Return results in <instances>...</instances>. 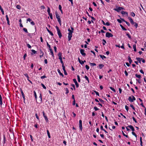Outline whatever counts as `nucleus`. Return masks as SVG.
I'll return each instance as SVG.
<instances>
[{
    "mask_svg": "<svg viewBox=\"0 0 146 146\" xmlns=\"http://www.w3.org/2000/svg\"><path fill=\"white\" fill-rule=\"evenodd\" d=\"M27 56V54L26 53L24 55V56H23V58L24 60H25V58H26V56Z\"/></svg>",
    "mask_w": 146,
    "mask_h": 146,
    "instance_id": "49",
    "label": "nucleus"
},
{
    "mask_svg": "<svg viewBox=\"0 0 146 146\" xmlns=\"http://www.w3.org/2000/svg\"><path fill=\"white\" fill-rule=\"evenodd\" d=\"M23 30L24 31H25L26 33H28V32L27 31V29L26 28H23Z\"/></svg>",
    "mask_w": 146,
    "mask_h": 146,
    "instance_id": "37",
    "label": "nucleus"
},
{
    "mask_svg": "<svg viewBox=\"0 0 146 146\" xmlns=\"http://www.w3.org/2000/svg\"><path fill=\"white\" fill-rule=\"evenodd\" d=\"M125 23H126V24H127V25L128 26H130V24L128 22H127V21H125Z\"/></svg>",
    "mask_w": 146,
    "mask_h": 146,
    "instance_id": "61",
    "label": "nucleus"
},
{
    "mask_svg": "<svg viewBox=\"0 0 146 146\" xmlns=\"http://www.w3.org/2000/svg\"><path fill=\"white\" fill-rule=\"evenodd\" d=\"M142 59H143V58H140L138 57H137L136 58V59L140 63H141V61Z\"/></svg>",
    "mask_w": 146,
    "mask_h": 146,
    "instance_id": "15",
    "label": "nucleus"
},
{
    "mask_svg": "<svg viewBox=\"0 0 146 146\" xmlns=\"http://www.w3.org/2000/svg\"><path fill=\"white\" fill-rule=\"evenodd\" d=\"M35 115L36 116V118H37V119L38 120H39V118L38 117V116L37 113H36L35 114Z\"/></svg>",
    "mask_w": 146,
    "mask_h": 146,
    "instance_id": "45",
    "label": "nucleus"
},
{
    "mask_svg": "<svg viewBox=\"0 0 146 146\" xmlns=\"http://www.w3.org/2000/svg\"><path fill=\"white\" fill-rule=\"evenodd\" d=\"M46 45L49 48V49L50 48V46L48 44L47 42H46Z\"/></svg>",
    "mask_w": 146,
    "mask_h": 146,
    "instance_id": "51",
    "label": "nucleus"
},
{
    "mask_svg": "<svg viewBox=\"0 0 146 146\" xmlns=\"http://www.w3.org/2000/svg\"><path fill=\"white\" fill-rule=\"evenodd\" d=\"M24 75L27 78V79H29V77L27 74H24Z\"/></svg>",
    "mask_w": 146,
    "mask_h": 146,
    "instance_id": "47",
    "label": "nucleus"
},
{
    "mask_svg": "<svg viewBox=\"0 0 146 146\" xmlns=\"http://www.w3.org/2000/svg\"><path fill=\"white\" fill-rule=\"evenodd\" d=\"M21 92V96H22V97H23V100H24V102L25 103V94H24V93H23V92Z\"/></svg>",
    "mask_w": 146,
    "mask_h": 146,
    "instance_id": "11",
    "label": "nucleus"
},
{
    "mask_svg": "<svg viewBox=\"0 0 146 146\" xmlns=\"http://www.w3.org/2000/svg\"><path fill=\"white\" fill-rule=\"evenodd\" d=\"M47 11L48 12V14L51 13H50V8L49 7H47Z\"/></svg>",
    "mask_w": 146,
    "mask_h": 146,
    "instance_id": "26",
    "label": "nucleus"
},
{
    "mask_svg": "<svg viewBox=\"0 0 146 146\" xmlns=\"http://www.w3.org/2000/svg\"><path fill=\"white\" fill-rule=\"evenodd\" d=\"M113 35L109 32H107L106 35V37L108 38H110L113 36Z\"/></svg>",
    "mask_w": 146,
    "mask_h": 146,
    "instance_id": "5",
    "label": "nucleus"
},
{
    "mask_svg": "<svg viewBox=\"0 0 146 146\" xmlns=\"http://www.w3.org/2000/svg\"><path fill=\"white\" fill-rule=\"evenodd\" d=\"M135 76L136 77H137L139 78H140L141 77V75H138L137 74H135Z\"/></svg>",
    "mask_w": 146,
    "mask_h": 146,
    "instance_id": "29",
    "label": "nucleus"
},
{
    "mask_svg": "<svg viewBox=\"0 0 146 146\" xmlns=\"http://www.w3.org/2000/svg\"><path fill=\"white\" fill-rule=\"evenodd\" d=\"M16 8L19 9H20L21 8V7L19 5H17L16 7Z\"/></svg>",
    "mask_w": 146,
    "mask_h": 146,
    "instance_id": "38",
    "label": "nucleus"
},
{
    "mask_svg": "<svg viewBox=\"0 0 146 146\" xmlns=\"http://www.w3.org/2000/svg\"><path fill=\"white\" fill-rule=\"evenodd\" d=\"M72 34H68V40L69 41H70L71 39V38L72 37Z\"/></svg>",
    "mask_w": 146,
    "mask_h": 146,
    "instance_id": "12",
    "label": "nucleus"
},
{
    "mask_svg": "<svg viewBox=\"0 0 146 146\" xmlns=\"http://www.w3.org/2000/svg\"><path fill=\"white\" fill-rule=\"evenodd\" d=\"M42 113L44 117H45H45L47 116L45 114V112L44 111H43Z\"/></svg>",
    "mask_w": 146,
    "mask_h": 146,
    "instance_id": "50",
    "label": "nucleus"
},
{
    "mask_svg": "<svg viewBox=\"0 0 146 146\" xmlns=\"http://www.w3.org/2000/svg\"><path fill=\"white\" fill-rule=\"evenodd\" d=\"M62 53L61 52H59L58 54V56L59 57L58 58L60 60V62L62 64V65H64V64L62 60Z\"/></svg>",
    "mask_w": 146,
    "mask_h": 146,
    "instance_id": "1",
    "label": "nucleus"
},
{
    "mask_svg": "<svg viewBox=\"0 0 146 146\" xmlns=\"http://www.w3.org/2000/svg\"><path fill=\"white\" fill-rule=\"evenodd\" d=\"M56 17V19L60 18V16L57 13L56 11L55 12Z\"/></svg>",
    "mask_w": 146,
    "mask_h": 146,
    "instance_id": "18",
    "label": "nucleus"
},
{
    "mask_svg": "<svg viewBox=\"0 0 146 146\" xmlns=\"http://www.w3.org/2000/svg\"><path fill=\"white\" fill-rule=\"evenodd\" d=\"M85 67L87 70H88L90 68L89 66L87 65L85 66Z\"/></svg>",
    "mask_w": 146,
    "mask_h": 146,
    "instance_id": "52",
    "label": "nucleus"
},
{
    "mask_svg": "<svg viewBox=\"0 0 146 146\" xmlns=\"http://www.w3.org/2000/svg\"><path fill=\"white\" fill-rule=\"evenodd\" d=\"M125 109L127 111H128V110H129V108L127 106H125Z\"/></svg>",
    "mask_w": 146,
    "mask_h": 146,
    "instance_id": "53",
    "label": "nucleus"
},
{
    "mask_svg": "<svg viewBox=\"0 0 146 146\" xmlns=\"http://www.w3.org/2000/svg\"><path fill=\"white\" fill-rule=\"evenodd\" d=\"M79 129L81 131L82 130V121L81 120L79 121Z\"/></svg>",
    "mask_w": 146,
    "mask_h": 146,
    "instance_id": "6",
    "label": "nucleus"
},
{
    "mask_svg": "<svg viewBox=\"0 0 146 146\" xmlns=\"http://www.w3.org/2000/svg\"><path fill=\"white\" fill-rule=\"evenodd\" d=\"M3 144H5L6 143V139L5 135L4 134L3 135Z\"/></svg>",
    "mask_w": 146,
    "mask_h": 146,
    "instance_id": "10",
    "label": "nucleus"
},
{
    "mask_svg": "<svg viewBox=\"0 0 146 146\" xmlns=\"http://www.w3.org/2000/svg\"><path fill=\"white\" fill-rule=\"evenodd\" d=\"M133 48L134 49V51H135V52L137 50H136V44H133Z\"/></svg>",
    "mask_w": 146,
    "mask_h": 146,
    "instance_id": "23",
    "label": "nucleus"
},
{
    "mask_svg": "<svg viewBox=\"0 0 146 146\" xmlns=\"http://www.w3.org/2000/svg\"><path fill=\"white\" fill-rule=\"evenodd\" d=\"M117 21L120 23H121L122 22L121 20L119 19H117Z\"/></svg>",
    "mask_w": 146,
    "mask_h": 146,
    "instance_id": "63",
    "label": "nucleus"
},
{
    "mask_svg": "<svg viewBox=\"0 0 146 146\" xmlns=\"http://www.w3.org/2000/svg\"><path fill=\"white\" fill-rule=\"evenodd\" d=\"M76 104V101L75 100H73V102L72 103V105L73 106L75 105Z\"/></svg>",
    "mask_w": 146,
    "mask_h": 146,
    "instance_id": "62",
    "label": "nucleus"
},
{
    "mask_svg": "<svg viewBox=\"0 0 146 146\" xmlns=\"http://www.w3.org/2000/svg\"><path fill=\"white\" fill-rule=\"evenodd\" d=\"M130 106L135 111H136L135 110V108L133 106L132 104H130Z\"/></svg>",
    "mask_w": 146,
    "mask_h": 146,
    "instance_id": "31",
    "label": "nucleus"
},
{
    "mask_svg": "<svg viewBox=\"0 0 146 146\" xmlns=\"http://www.w3.org/2000/svg\"><path fill=\"white\" fill-rule=\"evenodd\" d=\"M52 36H53L54 35L53 33L51 31H50V32H48Z\"/></svg>",
    "mask_w": 146,
    "mask_h": 146,
    "instance_id": "64",
    "label": "nucleus"
},
{
    "mask_svg": "<svg viewBox=\"0 0 146 146\" xmlns=\"http://www.w3.org/2000/svg\"><path fill=\"white\" fill-rule=\"evenodd\" d=\"M50 16V18L52 19H53V16H52V13H50V14H48Z\"/></svg>",
    "mask_w": 146,
    "mask_h": 146,
    "instance_id": "39",
    "label": "nucleus"
},
{
    "mask_svg": "<svg viewBox=\"0 0 146 146\" xmlns=\"http://www.w3.org/2000/svg\"><path fill=\"white\" fill-rule=\"evenodd\" d=\"M126 35L129 38H130V39L131 38V35L129 34V33L126 34Z\"/></svg>",
    "mask_w": 146,
    "mask_h": 146,
    "instance_id": "44",
    "label": "nucleus"
},
{
    "mask_svg": "<svg viewBox=\"0 0 146 146\" xmlns=\"http://www.w3.org/2000/svg\"><path fill=\"white\" fill-rule=\"evenodd\" d=\"M128 127H129L131 129L132 131H135V129L131 125H129L128 126Z\"/></svg>",
    "mask_w": 146,
    "mask_h": 146,
    "instance_id": "13",
    "label": "nucleus"
},
{
    "mask_svg": "<svg viewBox=\"0 0 146 146\" xmlns=\"http://www.w3.org/2000/svg\"><path fill=\"white\" fill-rule=\"evenodd\" d=\"M54 51L56 52L57 51V48L56 46H54Z\"/></svg>",
    "mask_w": 146,
    "mask_h": 146,
    "instance_id": "57",
    "label": "nucleus"
},
{
    "mask_svg": "<svg viewBox=\"0 0 146 146\" xmlns=\"http://www.w3.org/2000/svg\"><path fill=\"white\" fill-rule=\"evenodd\" d=\"M128 59L129 61V62L130 64H131V62H132V60H131V57L130 56H128Z\"/></svg>",
    "mask_w": 146,
    "mask_h": 146,
    "instance_id": "17",
    "label": "nucleus"
},
{
    "mask_svg": "<svg viewBox=\"0 0 146 146\" xmlns=\"http://www.w3.org/2000/svg\"><path fill=\"white\" fill-rule=\"evenodd\" d=\"M99 56H100V57L103 60V58H106V57L104 55H100Z\"/></svg>",
    "mask_w": 146,
    "mask_h": 146,
    "instance_id": "28",
    "label": "nucleus"
},
{
    "mask_svg": "<svg viewBox=\"0 0 146 146\" xmlns=\"http://www.w3.org/2000/svg\"><path fill=\"white\" fill-rule=\"evenodd\" d=\"M84 78H85L86 80L88 81V83H89V79L88 77L86 76H85L84 77Z\"/></svg>",
    "mask_w": 146,
    "mask_h": 146,
    "instance_id": "32",
    "label": "nucleus"
},
{
    "mask_svg": "<svg viewBox=\"0 0 146 146\" xmlns=\"http://www.w3.org/2000/svg\"><path fill=\"white\" fill-rule=\"evenodd\" d=\"M49 49L50 51L51 55L52 56L54 57V54L52 49L51 48Z\"/></svg>",
    "mask_w": 146,
    "mask_h": 146,
    "instance_id": "19",
    "label": "nucleus"
},
{
    "mask_svg": "<svg viewBox=\"0 0 146 146\" xmlns=\"http://www.w3.org/2000/svg\"><path fill=\"white\" fill-rule=\"evenodd\" d=\"M56 29L57 31L58 34L59 36V38H61L62 35L60 31V29H59L58 27L57 26H56Z\"/></svg>",
    "mask_w": 146,
    "mask_h": 146,
    "instance_id": "2",
    "label": "nucleus"
},
{
    "mask_svg": "<svg viewBox=\"0 0 146 146\" xmlns=\"http://www.w3.org/2000/svg\"><path fill=\"white\" fill-rule=\"evenodd\" d=\"M99 100L102 102V103L104 104V101L102 99H100V98H98Z\"/></svg>",
    "mask_w": 146,
    "mask_h": 146,
    "instance_id": "34",
    "label": "nucleus"
},
{
    "mask_svg": "<svg viewBox=\"0 0 146 146\" xmlns=\"http://www.w3.org/2000/svg\"><path fill=\"white\" fill-rule=\"evenodd\" d=\"M123 9H124V8L121 7H116V9H114V10L118 12H119L121 10Z\"/></svg>",
    "mask_w": 146,
    "mask_h": 146,
    "instance_id": "3",
    "label": "nucleus"
},
{
    "mask_svg": "<svg viewBox=\"0 0 146 146\" xmlns=\"http://www.w3.org/2000/svg\"><path fill=\"white\" fill-rule=\"evenodd\" d=\"M40 54H41L40 55V58H41L44 55V52L41 49H40Z\"/></svg>",
    "mask_w": 146,
    "mask_h": 146,
    "instance_id": "8",
    "label": "nucleus"
},
{
    "mask_svg": "<svg viewBox=\"0 0 146 146\" xmlns=\"http://www.w3.org/2000/svg\"><path fill=\"white\" fill-rule=\"evenodd\" d=\"M38 125L37 123H36V124H35L34 125V126L35 128H38Z\"/></svg>",
    "mask_w": 146,
    "mask_h": 146,
    "instance_id": "60",
    "label": "nucleus"
},
{
    "mask_svg": "<svg viewBox=\"0 0 146 146\" xmlns=\"http://www.w3.org/2000/svg\"><path fill=\"white\" fill-rule=\"evenodd\" d=\"M73 81L75 83V84L76 86V87L77 88L79 86V84H78V83H77L76 79H73Z\"/></svg>",
    "mask_w": 146,
    "mask_h": 146,
    "instance_id": "9",
    "label": "nucleus"
},
{
    "mask_svg": "<svg viewBox=\"0 0 146 146\" xmlns=\"http://www.w3.org/2000/svg\"><path fill=\"white\" fill-rule=\"evenodd\" d=\"M102 41H103V44L104 45L105 44V43H106V40L104 39H103Z\"/></svg>",
    "mask_w": 146,
    "mask_h": 146,
    "instance_id": "36",
    "label": "nucleus"
},
{
    "mask_svg": "<svg viewBox=\"0 0 146 146\" xmlns=\"http://www.w3.org/2000/svg\"><path fill=\"white\" fill-rule=\"evenodd\" d=\"M44 118L46 122V123H48L49 121V120H48V119L47 118V116H46V117L45 116V117H44Z\"/></svg>",
    "mask_w": 146,
    "mask_h": 146,
    "instance_id": "25",
    "label": "nucleus"
},
{
    "mask_svg": "<svg viewBox=\"0 0 146 146\" xmlns=\"http://www.w3.org/2000/svg\"><path fill=\"white\" fill-rule=\"evenodd\" d=\"M132 119H133V120L135 121V122L136 123H137V121H136L135 118L133 117H132Z\"/></svg>",
    "mask_w": 146,
    "mask_h": 146,
    "instance_id": "40",
    "label": "nucleus"
},
{
    "mask_svg": "<svg viewBox=\"0 0 146 146\" xmlns=\"http://www.w3.org/2000/svg\"><path fill=\"white\" fill-rule=\"evenodd\" d=\"M104 66V65L102 64H100L99 65V67L100 69H102Z\"/></svg>",
    "mask_w": 146,
    "mask_h": 146,
    "instance_id": "21",
    "label": "nucleus"
},
{
    "mask_svg": "<svg viewBox=\"0 0 146 146\" xmlns=\"http://www.w3.org/2000/svg\"><path fill=\"white\" fill-rule=\"evenodd\" d=\"M57 19L58 20V23H59L60 25H61V21L60 18Z\"/></svg>",
    "mask_w": 146,
    "mask_h": 146,
    "instance_id": "27",
    "label": "nucleus"
},
{
    "mask_svg": "<svg viewBox=\"0 0 146 146\" xmlns=\"http://www.w3.org/2000/svg\"><path fill=\"white\" fill-rule=\"evenodd\" d=\"M57 71L60 75L62 76V77H64V75H63L62 73L61 72L60 70L59 69H58Z\"/></svg>",
    "mask_w": 146,
    "mask_h": 146,
    "instance_id": "16",
    "label": "nucleus"
},
{
    "mask_svg": "<svg viewBox=\"0 0 146 146\" xmlns=\"http://www.w3.org/2000/svg\"><path fill=\"white\" fill-rule=\"evenodd\" d=\"M130 23H131V24L133 25H134V23H135V22H134L132 19H131V20H130Z\"/></svg>",
    "mask_w": 146,
    "mask_h": 146,
    "instance_id": "30",
    "label": "nucleus"
},
{
    "mask_svg": "<svg viewBox=\"0 0 146 146\" xmlns=\"http://www.w3.org/2000/svg\"><path fill=\"white\" fill-rule=\"evenodd\" d=\"M131 15L133 17H134L135 15V14L133 12H131Z\"/></svg>",
    "mask_w": 146,
    "mask_h": 146,
    "instance_id": "43",
    "label": "nucleus"
},
{
    "mask_svg": "<svg viewBox=\"0 0 146 146\" xmlns=\"http://www.w3.org/2000/svg\"><path fill=\"white\" fill-rule=\"evenodd\" d=\"M41 85L42 86V87L44 89H46V86L43 84H41Z\"/></svg>",
    "mask_w": 146,
    "mask_h": 146,
    "instance_id": "59",
    "label": "nucleus"
},
{
    "mask_svg": "<svg viewBox=\"0 0 146 146\" xmlns=\"http://www.w3.org/2000/svg\"><path fill=\"white\" fill-rule=\"evenodd\" d=\"M31 51L32 52V53H31V54L33 55V54H35L36 53V51L35 50H34L32 49L31 50Z\"/></svg>",
    "mask_w": 146,
    "mask_h": 146,
    "instance_id": "20",
    "label": "nucleus"
},
{
    "mask_svg": "<svg viewBox=\"0 0 146 146\" xmlns=\"http://www.w3.org/2000/svg\"><path fill=\"white\" fill-rule=\"evenodd\" d=\"M68 31L69 32L68 34H72L73 33V31H71L69 28L68 29Z\"/></svg>",
    "mask_w": 146,
    "mask_h": 146,
    "instance_id": "24",
    "label": "nucleus"
},
{
    "mask_svg": "<svg viewBox=\"0 0 146 146\" xmlns=\"http://www.w3.org/2000/svg\"><path fill=\"white\" fill-rule=\"evenodd\" d=\"M94 109L95 111H97L99 110V109L96 106L94 107Z\"/></svg>",
    "mask_w": 146,
    "mask_h": 146,
    "instance_id": "42",
    "label": "nucleus"
},
{
    "mask_svg": "<svg viewBox=\"0 0 146 146\" xmlns=\"http://www.w3.org/2000/svg\"><path fill=\"white\" fill-rule=\"evenodd\" d=\"M132 97L133 98H132L131 96H129L128 99V100L131 102H133V101L136 100L134 96H132Z\"/></svg>",
    "mask_w": 146,
    "mask_h": 146,
    "instance_id": "4",
    "label": "nucleus"
},
{
    "mask_svg": "<svg viewBox=\"0 0 146 146\" xmlns=\"http://www.w3.org/2000/svg\"><path fill=\"white\" fill-rule=\"evenodd\" d=\"M6 20H7V21H9V19L8 15H6Z\"/></svg>",
    "mask_w": 146,
    "mask_h": 146,
    "instance_id": "58",
    "label": "nucleus"
},
{
    "mask_svg": "<svg viewBox=\"0 0 146 146\" xmlns=\"http://www.w3.org/2000/svg\"><path fill=\"white\" fill-rule=\"evenodd\" d=\"M110 24L109 22H107L105 23V25H106L107 26H109L110 25Z\"/></svg>",
    "mask_w": 146,
    "mask_h": 146,
    "instance_id": "46",
    "label": "nucleus"
},
{
    "mask_svg": "<svg viewBox=\"0 0 146 146\" xmlns=\"http://www.w3.org/2000/svg\"><path fill=\"white\" fill-rule=\"evenodd\" d=\"M89 63L92 66L96 65V64L95 63L90 62Z\"/></svg>",
    "mask_w": 146,
    "mask_h": 146,
    "instance_id": "33",
    "label": "nucleus"
},
{
    "mask_svg": "<svg viewBox=\"0 0 146 146\" xmlns=\"http://www.w3.org/2000/svg\"><path fill=\"white\" fill-rule=\"evenodd\" d=\"M47 135H48V138H50L51 137H50V133H49V131L48 130H47Z\"/></svg>",
    "mask_w": 146,
    "mask_h": 146,
    "instance_id": "22",
    "label": "nucleus"
},
{
    "mask_svg": "<svg viewBox=\"0 0 146 146\" xmlns=\"http://www.w3.org/2000/svg\"><path fill=\"white\" fill-rule=\"evenodd\" d=\"M84 50L83 49H80V52L82 56H85L86 55V54L84 52Z\"/></svg>",
    "mask_w": 146,
    "mask_h": 146,
    "instance_id": "7",
    "label": "nucleus"
},
{
    "mask_svg": "<svg viewBox=\"0 0 146 146\" xmlns=\"http://www.w3.org/2000/svg\"><path fill=\"white\" fill-rule=\"evenodd\" d=\"M78 80V82H80V77L78 75L77 76Z\"/></svg>",
    "mask_w": 146,
    "mask_h": 146,
    "instance_id": "35",
    "label": "nucleus"
},
{
    "mask_svg": "<svg viewBox=\"0 0 146 146\" xmlns=\"http://www.w3.org/2000/svg\"><path fill=\"white\" fill-rule=\"evenodd\" d=\"M34 96L35 97V98L36 99V98H37V95L36 94V92H34Z\"/></svg>",
    "mask_w": 146,
    "mask_h": 146,
    "instance_id": "55",
    "label": "nucleus"
},
{
    "mask_svg": "<svg viewBox=\"0 0 146 146\" xmlns=\"http://www.w3.org/2000/svg\"><path fill=\"white\" fill-rule=\"evenodd\" d=\"M121 13L123 15L125 14L127 16L128 15V13L127 12L122 11L121 12Z\"/></svg>",
    "mask_w": 146,
    "mask_h": 146,
    "instance_id": "14",
    "label": "nucleus"
},
{
    "mask_svg": "<svg viewBox=\"0 0 146 146\" xmlns=\"http://www.w3.org/2000/svg\"><path fill=\"white\" fill-rule=\"evenodd\" d=\"M134 26L136 28H137L138 27V24L137 23L135 22L134 23Z\"/></svg>",
    "mask_w": 146,
    "mask_h": 146,
    "instance_id": "41",
    "label": "nucleus"
},
{
    "mask_svg": "<svg viewBox=\"0 0 146 146\" xmlns=\"http://www.w3.org/2000/svg\"><path fill=\"white\" fill-rule=\"evenodd\" d=\"M27 46L29 48H31V46L28 43L27 44Z\"/></svg>",
    "mask_w": 146,
    "mask_h": 146,
    "instance_id": "56",
    "label": "nucleus"
},
{
    "mask_svg": "<svg viewBox=\"0 0 146 146\" xmlns=\"http://www.w3.org/2000/svg\"><path fill=\"white\" fill-rule=\"evenodd\" d=\"M62 69H63V71H64L66 70L65 68V67L64 65H62Z\"/></svg>",
    "mask_w": 146,
    "mask_h": 146,
    "instance_id": "54",
    "label": "nucleus"
},
{
    "mask_svg": "<svg viewBox=\"0 0 146 146\" xmlns=\"http://www.w3.org/2000/svg\"><path fill=\"white\" fill-rule=\"evenodd\" d=\"M110 88L113 91H115V89L111 87H110Z\"/></svg>",
    "mask_w": 146,
    "mask_h": 146,
    "instance_id": "48",
    "label": "nucleus"
}]
</instances>
